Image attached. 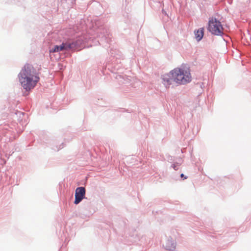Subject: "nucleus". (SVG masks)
I'll use <instances>...</instances> for the list:
<instances>
[{
  "label": "nucleus",
  "mask_w": 251,
  "mask_h": 251,
  "mask_svg": "<svg viewBox=\"0 0 251 251\" xmlns=\"http://www.w3.org/2000/svg\"><path fill=\"white\" fill-rule=\"evenodd\" d=\"M19 81L26 90H30L36 85L40 80L39 73L30 64H26L19 75Z\"/></svg>",
  "instance_id": "nucleus-1"
},
{
  "label": "nucleus",
  "mask_w": 251,
  "mask_h": 251,
  "mask_svg": "<svg viewBox=\"0 0 251 251\" xmlns=\"http://www.w3.org/2000/svg\"><path fill=\"white\" fill-rule=\"evenodd\" d=\"M174 81L179 84H185L191 81L190 70L186 68H176L172 71Z\"/></svg>",
  "instance_id": "nucleus-2"
},
{
  "label": "nucleus",
  "mask_w": 251,
  "mask_h": 251,
  "mask_svg": "<svg viewBox=\"0 0 251 251\" xmlns=\"http://www.w3.org/2000/svg\"><path fill=\"white\" fill-rule=\"evenodd\" d=\"M208 29L212 34L216 35H221L223 32V27L221 22L215 18L209 20Z\"/></svg>",
  "instance_id": "nucleus-3"
},
{
  "label": "nucleus",
  "mask_w": 251,
  "mask_h": 251,
  "mask_svg": "<svg viewBox=\"0 0 251 251\" xmlns=\"http://www.w3.org/2000/svg\"><path fill=\"white\" fill-rule=\"evenodd\" d=\"M85 195V189L83 187H78L75 192V200L74 203L75 204H78L84 198Z\"/></svg>",
  "instance_id": "nucleus-4"
},
{
  "label": "nucleus",
  "mask_w": 251,
  "mask_h": 251,
  "mask_svg": "<svg viewBox=\"0 0 251 251\" xmlns=\"http://www.w3.org/2000/svg\"><path fill=\"white\" fill-rule=\"evenodd\" d=\"M163 82L166 87H169L174 81L172 75V71L168 74H165L162 76Z\"/></svg>",
  "instance_id": "nucleus-5"
},
{
  "label": "nucleus",
  "mask_w": 251,
  "mask_h": 251,
  "mask_svg": "<svg viewBox=\"0 0 251 251\" xmlns=\"http://www.w3.org/2000/svg\"><path fill=\"white\" fill-rule=\"evenodd\" d=\"M70 48V46L66 44H62L60 46H55L54 48L50 50V52H56L62 51L65 50H68Z\"/></svg>",
  "instance_id": "nucleus-6"
},
{
  "label": "nucleus",
  "mask_w": 251,
  "mask_h": 251,
  "mask_svg": "<svg viewBox=\"0 0 251 251\" xmlns=\"http://www.w3.org/2000/svg\"><path fill=\"white\" fill-rule=\"evenodd\" d=\"M204 35V28H201L197 30V31H195V36L196 40L198 41H200L203 37Z\"/></svg>",
  "instance_id": "nucleus-7"
},
{
  "label": "nucleus",
  "mask_w": 251,
  "mask_h": 251,
  "mask_svg": "<svg viewBox=\"0 0 251 251\" xmlns=\"http://www.w3.org/2000/svg\"><path fill=\"white\" fill-rule=\"evenodd\" d=\"M175 244L172 240H168L165 244V248L168 250H173L175 248Z\"/></svg>",
  "instance_id": "nucleus-8"
},
{
  "label": "nucleus",
  "mask_w": 251,
  "mask_h": 251,
  "mask_svg": "<svg viewBox=\"0 0 251 251\" xmlns=\"http://www.w3.org/2000/svg\"><path fill=\"white\" fill-rule=\"evenodd\" d=\"M173 167L175 170H177L178 169L177 166L175 164L173 165Z\"/></svg>",
  "instance_id": "nucleus-9"
},
{
  "label": "nucleus",
  "mask_w": 251,
  "mask_h": 251,
  "mask_svg": "<svg viewBox=\"0 0 251 251\" xmlns=\"http://www.w3.org/2000/svg\"><path fill=\"white\" fill-rule=\"evenodd\" d=\"M180 176H181V178H183V177H184V174H181V175H180Z\"/></svg>",
  "instance_id": "nucleus-10"
}]
</instances>
